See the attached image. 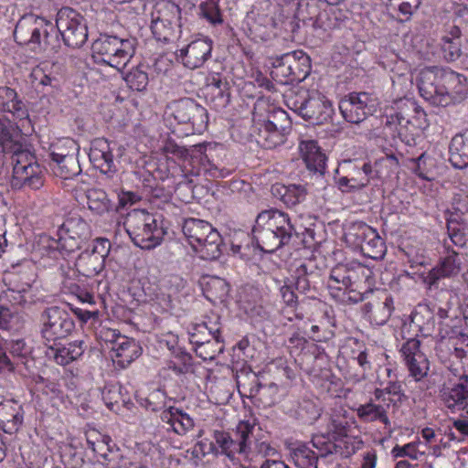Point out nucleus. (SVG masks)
I'll use <instances>...</instances> for the list:
<instances>
[{"label":"nucleus","mask_w":468,"mask_h":468,"mask_svg":"<svg viewBox=\"0 0 468 468\" xmlns=\"http://www.w3.org/2000/svg\"><path fill=\"white\" fill-rule=\"evenodd\" d=\"M252 238L257 247L266 253L294 246L298 244V240L304 247L310 246L304 239H300V232L289 214L278 208L265 209L257 215L252 228Z\"/></svg>","instance_id":"f257e3e1"},{"label":"nucleus","mask_w":468,"mask_h":468,"mask_svg":"<svg viewBox=\"0 0 468 468\" xmlns=\"http://www.w3.org/2000/svg\"><path fill=\"white\" fill-rule=\"evenodd\" d=\"M14 38L18 45L28 46L34 51H56L59 47L55 26L35 15H26L17 21Z\"/></svg>","instance_id":"f03ea898"},{"label":"nucleus","mask_w":468,"mask_h":468,"mask_svg":"<svg viewBox=\"0 0 468 468\" xmlns=\"http://www.w3.org/2000/svg\"><path fill=\"white\" fill-rule=\"evenodd\" d=\"M123 226L133 243L143 250L160 245L165 235L162 221L144 209L128 213Z\"/></svg>","instance_id":"7ed1b4c3"},{"label":"nucleus","mask_w":468,"mask_h":468,"mask_svg":"<svg viewBox=\"0 0 468 468\" xmlns=\"http://www.w3.org/2000/svg\"><path fill=\"white\" fill-rule=\"evenodd\" d=\"M136 45L135 37L122 38L115 35L101 34L92 43V57L97 63L122 70L133 57Z\"/></svg>","instance_id":"20e7f679"},{"label":"nucleus","mask_w":468,"mask_h":468,"mask_svg":"<svg viewBox=\"0 0 468 468\" xmlns=\"http://www.w3.org/2000/svg\"><path fill=\"white\" fill-rule=\"evenodd\" d=\"M426 113L413 101H400L398 111L387 116V125L395 124L398 136L409 146L416 144V139L423 129Z\"/></svg>","instance_id":"39448f33"},{"label":"nucleus","mask_w":468,"mask_h":468,"mask_svg":"<svg viewBox=\"0 0 468 468\" xmlns=\"http://www.w3.org/2000/svg\"><path fill=\"white\" fill-rule=\"evenodd\" d=\"M311 58L302 50L276 57L272 62L271 78L282 84L291 85L303 81L311 72Z\"/></svg>","instance_id":"423d86ee"},{"label":"nucleus","mask_w":468,"mask_h":468,"mask_svg":"<svg viewBox=\"0 0 468 468\" xmlns=\"http://www.w3.org/2000/svg\"><path fill=\"white\" fill-rule=\"evenodd\" d=\"M90 238L89 224L80 216L70 215L58 227L57 239H52L49 247L67 256L81 249Z\"/></svg>","instance_id":"0eeeda50"},{"label":"nucleus","mask_w":468,"mask_h":468,"mask_svg":"<svg viewBox=\"0 0 468 468\" xmlns=\"http://www.w3.org/2000/svg\"><path fill=\"white\" fill-rule=\"evenodd\" d=\"M40 335L45 344L57 346V343L69 336L75 329L71 314L59 306L47 307L40 315Z\"/></svg>","instance_id":"6e6552de"},{"label":"nucleus","mask_w":468,"mask_h":468,"mask_svg":"<svg viewBox=\"0 0 468 468\" xmlns=\"http://www.w3.org/2000/svg\"><path fill=\"white\" fill-rule=\"evenodd\" d=\"M64 44L71 48H81L88 39V27L86 19L76 10L70 7L61 8L54 25Z\"/></svg>","instance_id":"1a4fd4ad"},{"label":"nucleus","mask_w":468,"mask_h":468,"mask_svg":"<svg viewBox=\"0 0 468 468\" xmlns=\"http://www.w3.org/2000/svg\"><path fill=\"white\" fill-rule=\"evenodd\" d=\"M171 115L179 124L186 125L188 133H201L208 124V113L205 107L191 98L171 101L167 106Z\"/></svg>","instance_id":"9d476101"},{"label":"nucleus","mask_w":468,"mask_h":468,"mask_svg":"<svg viewBox=\"0 0 468 468\" xmlns=\"http://www.w3.org/2000/svg\"><path fill=\"white\" fill-rule=\"evenodd\" d=\"M181 8L173 1H165L158 5L152 14L151 30L154 38L165 44L177 38L176 27H180Z\"/></svg>","instance_id":"9b49d317"},{"label":"nucleus","mask_w":468,"mask_h":468,"mask_svg":"<svg viewBox=\"0 0 468 468\" xmlns=\"http://www.w3.org/2000/svg\"><path fill=\"white\" fill-rule=\"evenodd\" d=\"M370 271L358 262L337 264L330 272L327 288L332 296H340L342 289L356 288L369 278Z\"/></svg>","instance_id":"f8f14e48"},{"label":"nucleus","mask_w":468,"mask_h":468,"mask_svg":"<svg viewBox=\"0 0 468 468\" xmlns=\"http://www.w3.org/2000/svg\"><path fill=\"white\" fill-rule=\"evenodd\" d=\"M293 111L313 125L328 122L334 114L332 102L319 93L308 95L302 101L293 102Z\"/></svg>","instance_id":"ddd939ff"},{"label":"nucleus","mask_w":468,"mask_h":468,"mask_svg":"<svg viewBox=\"0 0 468 468\" xmlns=\"http://www.w3.org/2000/svg\"><path fill=\"white\" fill-rule=\"evenodd\" d=\"M447 68L426 67L422 69L417 80L420 96L434 106L443 105L444 80Z\"/></svg>","instance_id":"4468645a"},{"label":"nucleus","mask_w":468,"mask_h":468,"mask_svg":"<svg viewBox=\"0 0 468 468\" xmlns=\"http://www.w3.org/2000/svg\"><path fill=\"white\" fill-rule=\"evenodd\" d=\"M342 170L344 176L335 179V185L343 193H353L360 191L370 183L373 173L370 163H358L353 161H344Z\"/></svg>","instance_id":"2eb2a0df"},{"label":"nucleus","mask_w":468,"mask_h":468,"mask_svg":"<svg viewBox=\"0 0 468 468\" xmlns=\"http://www.w3.org/2000/svg\"><path fill=\"white\" fill-rule=\"evenodd\" d=\"M376 108V99L367 92H351L339 101V110L344 119L351 123H359L371 115Z\"/></svg>","instance_id":"dca6fc26"},{"label":"nucleus","mask_w":468,"mask_h":468,"mask_svg":"<svg viewBox=\"0 0 468 468\" xmlns=\"http://www.w3.org/2000/svg\"><path fill=\"white\" fill-rule=\"evenodd\" d=\"M420 347V341L416 338H410L402 345L400 349L410 375L416 381L425 378L430 368V362Z\"/></svg>","instance_id":"f3484780"},{"label":"nucleus","mask_w":468,"mask_h":468,"mask_svg":"<svg viewBox=\"0 0 468 468\" xmlns=\"http://www.w3.org/2000/svg\"><path fill=\"white\" fill-rule=\"evenodd\" d=\"M211 50L212 40L198 38L177 50L176 55L185 67L194 69L201 67L211 57Z\"/></svg>","instance_id":"a211bd4d"},{"label":"nucleus","mask_w":468,"mask_h":468,"mask_svg":"<svg viewBox=\"0 0 468 468\" xmlns=\"http://www.w3.org/2000/svg\"><path fill=\"white\" fill-rule=\"evenodd\" d=\"M292 278L295 289L304 294L317 292L322 283V271L312 261L300 263L293 271Z\"/></svg>","instance_id":"6ab92c4d"},{"label":"nucleus","mask_w":468,"mask_h":468,"mask_svg":"<svg viewBox=\"0 0 468 468\" xmlns=\"http://www.w3.org/2000/svg\"><path fill=\"white\" fill-rule=\"evenodd\" d=\"M69 144L70 148H72L71 153H64L63 151H52L50 153L52 170L57 176L63 179H70L79 176L81 172L76 153L79 148L73 141H70Z\"/></svg>","instance_id":"aec40b11"},{"label":"nucleus","mask_w":468,"mask_h":468,"mask_svg":"<svg viewBox=\"0 0 468 468\" xmlns=\"http://www.w3.org/2000/svg\"><path fill=\"white\" fill-rule=\"evenodd\" d=\"M444 95L442 107L461 103L468 98L467 78L447 68L444 80Z\"/></svg>","instance_id":"412c9836"},{"label":"nucleus","mask_w":468,"mask_h":468,"mask_svg":"<svg viewBox=\"0 0 468 468\" xmlns=\"http://www.w3.org/2000/svg\"><path fill=\"white\" fill-rule=\"evenodd\" d=\"M446 255L442 257L439 263L431 269L424 277V282L430 287L437 284L440 279L455 276L461 270V262L458 259V253L452 250L447 242L444 243Z\"/></svg>","instance_id":"4be33fe9"},{"label":"nucleus","mask_w":468,"mask_h":468,"mask_svg":"<svg viewBox=\"0 0 468 468\" xmlns=\"http://www.w3.org/2000/svg\"><path fill=\"white\" fill-rule=\"evenodd\" d=\"M440 399L452 412L468 407V375L463 373L460 376V382L452 388L443 387L440 390Z\"/></svg>","instance_id":"5701e85b"},{"label":"nucleus","mask_w":468,"mask_h":468,"mask_svg":"<svg viewBox=\"0 0 468 468\" xmlns=\"http://www.w3.org/2000/svg\"><path fill=\"white\" fill-rule=\"evenodd\" d=\"M89 158L93 166L103 174H111L116 170L110 144L105 139H96L92 142Z\"/></svg>","instance_id":"b1692460"},{"label":"nucleus","mask_w":468,"mask_h":468,"mask_svg":"<svg viewBox=\"0 0 468 468\" xmlns=\"http://www.w3.org/2000/svg\"><path fill=\"white\" fill-rule=\"evenodd\" d=\"M303 160L309 171L324 175L326 168V156L316 141H302L299 146Z\"/></svg>","instance_id":"393cba45"},{"label":"nucleus","mask_w":468,"mask_h":468,"mask_svg":"<svg viewBox=\"0 0 468 468\" xmlns=\"http://www.w3.org/2000/svg\"><path fill=\"white\" fill-rule=\"evenodd\" d=\"M112 351L114 353L115 362L125 367L141 356L142 347L134 339L119 335L113 343Z\"/></svg>","instance_id":"a878e982"},{"label":"nucleus","mask_w":468,"mask_h":468,"mask_svg":"<svg viewBox=\"0 0 468 468\" xmlns=\"http://www.w3.org/2000/svg\"><path fill=\"white\" fill-rule=\"evenodd\" d=\"M87 347V344L82 340L69 343L67 346H60V343L58 342L57 346L50 345L48 346V355L53 356L57 364L67 366L79 359L83 355Z\"/></svg>","instance_id":"bb28decb"},{"label":"nucleus","mask_w":468,"mask_h":468,"mask_svg":"<svg viewBox=\"0 0 468 468\" xmlns=\"http://www.w3.org/2000/svg\"><path fill=\"white\" fill-rule=\"evenodd\" d=\"M24 411L21 406L12 401H0V427L4 432L16 433L21 427Z\"/></svg>","instance_id":"cd10ccee"},{"label":"nucleus","mask_w":468,"mask_h":468,"mask_svg":"<svg viewBox=\"0 0 468 468\" xmlns=\"http://www.w3.org/2000/svg\"><path fill=\"white\" fill-rule=\"evenodd\" d=\"M216 230L211 224L197 218L184 221L182 231L194 250L200 246Z\"/></svg>","instance_id":"c85d7f7f"},{"label":"nucleus","mask_w":468,"mask_h":468,"mask_svg":"<svg viewBox=\"0 0 468 468\" xmlns=\"http://www.w3.org/2000/svg\"><path fill=\"white\" fill-rule=\"evenodd\" d=\"M271 193L290 208L304 202L308 195L306 186L300 184H276L271 186Z\"/></svg>","instance_id":"c756f323"},{"label":"nucleus","mask_w":468,"mask_h":468,"mask_svg":"<svg viewBox=\"0 0 468 468\" xmlns=\"http://www.w3.org/2000/svg\"><path fill=\"white\" fill-rule=\"evenodd\" d=\"M252 136L264 149H274L286 141V134L277 131L276 128L269 127L261 119L254 123Z\"/></svg>","instance_id":"7c9ffc66"},{"label":"nucleus","mask_w":468,"mask_h":468,"mask_svg":"<svg viewBox=\"0 0 468 468\" xmlns=\"http://www.w3.org/2000/svg\"><path fill=\"white\" fill-rule=\"evenodd\" d=\"M199 284L205 297L212 303H223L229 292V284L218 276L204 275L200 278Z\"/></svg>","instance_id":"2f4dec72"},{"label":"nucleus","mask_w":468,"mask_h":468,"mask_svg":"<svg viewBox=\"0 0 468 468\" xmlns=\"http://www.w3.org/2000/svg\"><path fill=\"white\" fill-rule=\"evenodd\" d=\"M450 162L459 169L468 166V128L455 134L450 144Z\"/></svg>","instance_id":"473e14b6"},{"label":"nucleus","mask_w":468,"mask_h":468,"mask_svg":"<svg viewBox=\"0 0 468 468\" xmlns=\"http://www.w3.org/2000/svg\"><path fill=\"white\" fill-rule=\"evenodd\" d=\"M389 404L386 405L377 404L373 399L368 402L359 405L356 409V415L363 422L380 421L385 426L390 425V420L388 417L387 410Z\"/></svg>","instance_id":"72a5a7b5"},{"label":"nucleus","mask_w":468,"mask_h":468,"mask_svg":"<svg viewBox=\"0 0 468 468\" xmlns=\"http://www.w3.org/2000/svg\"><path fill=\"white\" fill-rule=\"evenodd\" d=\"M78 272L87 278L95 277L105 266V261L101 256H95L89 250L82 251L75 263Z\"/></svg>","instance_id":"f704fd0d"},{"label":"nucleus","mask_w":468,"mask_h":468,"mask_svg":"<svg viewBox=\"0 0 468 468\" xmlns=\"http://www.w3.org/2000/svg\"><path fill=\"white\" fill-rule=\"evenodd\" d=\"M377 230L364 222H356L348 229L346 239L352 246L362 250L364 244L375 239Z\"/></svg>","instance_id":"c9c22d12"},{"label":"nucleus","mask_w":468,"mask_h":468,"mask_svg":"<svg viewBox=\"0 0 468 468\" xmlns=\"http://www.w3.org/2000/svg\"><path fill=\"white\" fill-rule=\"evenodd\" d=\"M236 382L241 396L253 399L261 382L252 370L242 368L236 375Z\"/></svg>","instance_id":"e433bc0d"},{"label":"nucleus","mask_w":468,"mask_h":468,"mask_svg":"<svg viewBox=\"0 0 468 468\" xmlns=\"http://www.w3.org/2000/svg\"><path fill=\"white\" fill-rule=\"evenodd\" d=\"M88 208L97 215H103L112 209L107 193L101 188H89L85 193Z\"/></svg>","instance_id":"4c0bfd02"},{"label":"nucleus","mask_w":468,"mask_h":468,"mask_svg":"<svg viewBox=\"0 0 468 468\" xmlns=\"http://www.w3.org/2000/svg\"><path fill=\"white\" fill-rule=\"evenodd\" d=\"M195 250L200 258L206 261L218 260L222 254L223 239L216 229L207 239Z\"/></svg>","instance_id":"58836bf2"},{"label":"nucleus","mask_w":468,"mask_h":468,"mask_svg":"<svg viewBox=\"0 0 468 468\" xmlns=\"http://www.w3.org/2000/svg\"><path fill=\"white\" fill-rule=\"evenodd\" d=\"M24 102L18 98L16 91L7 86H0V111L13 114H24Z\"/></svg>","instance_id":"ea45409f"},{"label":"nucleus","mask_w":468,"mask_h":468,"mask_svg":"<svg viewBox=\"0 0 468 468\" xmlns=\"http://www.w3.org/2000/svg\"><path fill=\"white\" fill-rule=\"evenodd\" d=\"M193 338L195 352L197 356L202 358L204 361L215 359L224 350L222 338H209V340L206 342H200V340L197 339V336H194Z\"/></svg>","instance_id":"a19ab883"},{"label":"nucleus","mask_w":468,"mask_h":468,"mask_svg":"<svg viewBox=\"0 0 468 468\" xmlns=\"http://www.w3.org/2000/svg\"><path fill=\"white\" fill-rule=\"evenodd\" d=\"M261 122L286 135L292 128L291 119L282 108L270 107L266 117Z\"/></svg>","instance_id":"79ce46f5"},{"label":"nucleus","mask_w":468,"mask_h":468,"mask_svg":"<svg viewBox=\"0 0 468 468\" xmlns=\"http://www.w3.org/2000/svg\"><path fill=\"white\" fill-rule=\"evenodd\" d=\"M147 69L148 66L144 64L133 68L124 77L129 88L137 91L145 90L149 83Z\"/></svg>","instance_id":"37998d69"},{"label":"nucleus","mask_w":468,"mask_h":468,"mask_svg":"<svg viewBox=\"0 0 468 468\" xmlns=\"http://www.w3.org/2000/svg\"><path fill=\"white\" fill-rule=\"evenodd\" d=\"M294 464L299 468H318L319 455L306 445H300L292 452Z\"/></svg>","instance_id":"c03bdc74"},{"label":"nucleus","mask_w":468,"mask_h":468,"mask_svg":"<svg viewBox=\"0 0 468 468\" xmlns=\"http://www.w3.org/2000/svg\"><path fill=\"white\" fill-rule=\"evenodd\" d=\"M409 162L410 164L409 167L416 176L424 180H431L433 160L426 153H422L417 158L410 159Z\"/></svg>","instance_id":"a18cd8bd"},{"label":"nucleus","mask_w":468,"mask_h":468,"mask_svg":"<svg viewBox=\"0 0 468 468\" xmlns=\"http://www.w3.org/2000/svg\"><path fill=\"white\" fill-rule=\"evenodd\" d=\"M355 420L347 418L345 414H334L331 418V427L334 433V439L338 440L351 435L355 429Z\"/></svg>","instance_id":"49530a36"},{"label":"nucleus","mask_w":468,"mask_h":468,"mask_svg":"<svg viewBox=\"0 0 468 468\" xmlns=\"http://www.w3.org/2000/svg\"><path fill=\"white\" fill-rule=\"evenodd\" d=\"M214 444L220 448L218 453L226 455L230 461L235 460V455L238 453V449L235 447L232 436L229 432L223 431H215L213 434Z\"/></svg>","instance_id":"de8ad7c7"},{"label":"nucleus","mask_w":468,"mask_h":468,"mask_svg":"<svg viewBox=\"0 0 468 468\" xmlns=\"http://www.w3.org/2000/svg\"><path fill=\"white\" fill-rule=\"evenodd\" d=\"M255 424L249 421H239L236 429L230 433L238 453L245 452L247 449V436L255 431Z\"/></svg>","instance_id":"09e8293b"},{"label":"nucleus","mask_w":468,"mask_h":468,"mask_svg":"<svg viewBox=\"0 0 468 468\" xmlns=\"http://www.w3.org/2000/svg\"><path fill=\"white\" fill-rule=\"evenodd\" d=\"M318 0H308L299 3L296 18L304 25L310 26L320 12Z\"/></svg>","instance_id":"8fccbe9b"},{"label":"nucleus","mask_w":468,"mask_h":468,"mask_svg":"<svg viewBox=\"0 0 468 468\" xmlns=\"http://www.w3.org/2000/svg\"><path fill=\"white\" fill-rule=\"evenodd\" d=\"M393 309V299L391 297H386L384 301H377L370 320L378 325H382L388 322Z\"/></svg>","instance_id":"3c124183"},{"label":"nucleus","mask_w":468,"mask_h":468,"mask_svg":"<svg viewBox=\"0 0 468 468\" xmlns=\"http://www.w3.org/2000/svg\"><path fill=\"white\" fill-rule=\"evenodd\" d=\"M386 244L378 233L376 234L375 239L368 241L367 244H364V248H362L361 250L365 257L376 261L382 260L386 254Z\"/></svg>","instance_id":"603ef678"},{"label":"nucleus","mask_w":468,"mask_h":468,"mask_svg":"<svg viewBox=\"0 0 468 468\" xmlns=\"http://www.w3.org/2000/svg\"><path fill=\"white\" fill-rule=\"evenodd\" d=\"M279 388L275 383L261 384L253 399L259 400L263 407H271L276 402Z\"/></svg>","instance_id":"864d4df0"},{"label":"nucleus","mask_w":468,"mask_h":468,"mask_svg":"<svg viewBox=\"0 0 468 468\" xmlns=\"http://www.w3.org/2000/svg\"><path fill=\"white\" fill-rule=\"evenodd\" d=\"M229 88L212 90L207 91V99L213 105L215 110L220 111L226 108L230 101Z\"/></svg>","instance_id":"5fc2aeb1"},{"label":"nucleus","mask_w":468,"mask_h":468,"mask_svg":"<svg viewBox=\"0 0 468 468\" xmlns=\"http://www.w3.org/2000/svg\"><path fill=\"white\" fill-rule=\"evenodd\" d=\"M273 24L274 21L272 17L264 15L259 16L252 24L250 30L256 37L264 40L269 38Z\"/></svg>","instance_id":"6e6d98bb"},{"label":"nucleus","mask_w":468,"mask_h":468,"mask_svg":"<svg viewBox=\"0 0 468 468\" xmlns=\"http://www.w3.org/2000/svg\"><path fill=\"white\" fill-rule=\"evenodd\" d=\"M200 16L213 25L222 23L221 14L215 0L203 2L199 5Z\"/></svg>","instance_id":"4d7b16f0"},{"label":"nucleus","mask_w":468,"mask_h":468,"mask_svg":"<svg viewBox=\"0 0 468 468\" xmlns=\"http://www.w3.org/2000/svg\"><path fill=\"white\" fill-rule=\"evenodd\" d=\"M441 50L444 58L449 62L456 61L463 55L461 41L442 37Z\"/></svg>","instance_id":"13d9d810"},{"label":"nucleus","mask_w":468,"mask_h":468,"mask_svg":"<svg viewBox=\"0 0 468 468\" xmlns=\"http://www.w3.org/2000/svg\"><path fill=\"white\" fill-rule=\"evenodd\" d=\"M364 286H356V288H348L342 289V294L340 296H333L335 299H337L346 303H357L362 302L365 299L366 293L371 292V291L362 292Z\"/></svg>","instance_id":"bf43d9fd"},{"label":"nucleus","mask_w":468,"mask_h":468,"mask_svg":"<svg viewBox=\"0 0 468 468\" xmlns=\"http://www.w3.org/2000/svg\"><path fill=\"white\" fill-rule=\"evenodd\" d=\"M207 443L203 441H197L195 446L188 450L186 452L191 455V459L195 461V464L197 465V461L201 460L208 453L218 454V449L214 444V442H210L208 444V448L207 450Z\"/></svg>","instance_id":"052dcab7"},{"label":"nucleus","mask_w":468,"mask_h":468,"mask_svg":"<svg viewBox=\"0 0 468 468\" xmlns=\"http://www.w3.org/2000/svg\"><path fill=\"white\" fill-rule=\"evenodd\" d=\"M205 146L203 144H196L191 146V148H186L184 146L177 145L174 143H167L165 149L166 153L172 154L179 158L186 159L188 155L192 154L195 151L202 154L205 151Z\"/></svg>","instance_id":"680f3d73"},{"label":"nucleus","mask_w":468,"mask_h":468,"mask_svg":"<svg viewBox=\"0 0 468 468\" xmlns=\"http://www.w3.org/2000/svg\"><path fill=\"white\" fill-rule=\"evenodd\" d=\"M194 427L193 420L186 413L183 412L181 410L176 411V419L173 423V431L179 434H186L188 431H190Z\"/></svg>","instance_id":"e2e57ef3"},{"label":"nucleus","mask_w":468,"mask_h":468,"mask_svg":"<svg viewBox=\"0 0 468 468\" xmlns=\"http://www.w3.org/2000/svg\"><path fill=\"white\" fill-rule=\"evenodd\" d=\"M450 240L458 248H463L468 241V224L447 229Z\"/></svg>","instance_id":"0e129e2a"},{"label":"nucleus","mask_w":468,"mask_h":468,"mask_svg":"<svg viewBox=\"0 0 468 468\" xmlns=\"http://www.w3.org/2000/svg\"><path fill=\"white\" fill-rule=\"evenodd\" d=\"M314 30L327 31L335 27V19L326 9H321L310 25Z\"/></svg>","instance_id":"69168bd1"},{"label":"nucleus","mask_w":468,"mask_h":468,"mask_svg":"<svg viewBox=\"0 0 468 468\" xmlns=\"http://www.w3.org/2000/svg\"><path fill=\"white\" fill-rule=\"evenodd\" d=\"M18 314L16 311L0 304V329H12L18 321Z\"/></svg>","instance_id":"338daca9"},{"label":"nucleus","mask_w":468,"mask_h":468,"mask_svg":"<svg viewBox=\"0 0 468 468\" xmlns=\"http://www.w3.org/2000/svg\"><path fill=\"white\" fill-rule=\"evenodd\" d=\"M101 398L105 405L113 410L114 406L121 400L120 388L117 386H105L101 391Z\"/></svg>","instance_id":"774afa93"}]
</instances>
